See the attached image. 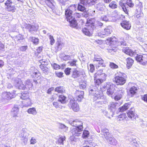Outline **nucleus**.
Listing matches in <instances>:
<instances>
[{
  "mask_svg": "<svg viewBox=\"0 0 147 147\" xmlns=\"http://www.w3.org/2000/svg\"><path fill=\"white\" fill-rule=\"evenodd\" d=\"M76 10V7L75 5H72L67 8L65 11V15L67 20L68 21L71 27L75 28L77 26L76 21L75 18L72 16L73 12Z\"/></svg>",
  "mask_w": 147,
  "mask_h": 147,
  "instance_id": "obj_1",
  "label": "nucleus"
},
{
  "mask_svg": "<svg viewBox=\"0 0 147 147\" xmlns=\"http://www.w3.org/2000/svg\"><path fill=\"white\" fill-rule=\"evenodd\" d=\"M86 26V27L82 29V32L86 35L90 36L95 28L94 24L92 22L91 20H89L87 21V23Z\"/></svg>",
  "mask_w": 147,
  "mask_h": 147,
  "instance_id": "obj_2",
  "label": "nucleus"
},
{
  "mask_svg": "<svg viewBox=\"0 0 147 147\" xmlns=\"http://www.w3.org/2000/svg\"><path fill=\"white\" fill-rule=\"evenodd\" d=\"M124 73H122L120 72H117L115 75V81L117 85H123L126 82V80L124 77L125 75Z\"/></svg>",
  "mask_w": 147,
  "mask_h": 147,
  "instance_id": "obj_3",
  "label": "nucleus"
},
{
  "mask_svg": "<svg viewBox=\"0 0 147 147\" xmlns=\"http://www.w3.org/2000/svg\"><path fill=\"white\" fill-rule=\"evenodd\" d=\"M89 91L90 94L97 98L100 97V92L98 89V88L96 86H90L89 88Z\"/></svg>",
  "mask_w": 147,
  "mask_h": 147,
  "instance_id": "obj_4",
  "label": "nucleus"
},
{
  "mask_svg": "<svg viewBox=\"0 0 147 147\" xmlns=\"http://www.w3.org/2000/svg\"><path fill=\"white\" fill-rule=\"evenodd\" d=\"M12 0H7L5 3V5L6 6V9L7 11L12 13L14 12L16 10L14 3L12 1Z\"/></svg>",
  "mask_w": 147,
  "mask_h": 147,
  "instance_id": "obj_5",
  "label": "nucleus"
},
{
  "mask_svg": "<svg viewBox=\"0 0 147 147\" xmlns=\"http://www.w3.org/2000/svg\"><path fill=\"white\" fill-rule=\"evenodd\" d=\"M85 73L83 70H78L77 68H74L71 71V77L74 78H78L81 76H83Z\"/></svg>",
  "mask_w": 147,
  "mask_h": 147,
  "instance_id": "obj_6",
  "label": "nucleus"
},
{
  "mask_svg": "<svg viewBox=\"0 0 147 147\" xmlns=\"http://www.w3.org/2000/svg\"><path fill=\"white\" fill-rule=\"evenodd\" d=\"M136 60L142 65H145L147 62V56L142 55H137L136 57Z\"/></svg>",
  "mask_w": 147,
  "mask_h": 147,
  "instance_id": "obj_7",
  "label": "nucleus"
},
{
  "mask_svg": "<svg viewBox=\"0 0 147 147\" xmlns=\"http://www.w3.org/2000/svg\"><path fill=\"white\" fill-rule=\"evenodd\" d=\"M69 106L70 108H71L74 111L77 112L79 110L78 104L74 100H70Z\"/></svg>",
  "mask_w": 147,
  "mask_h": 147,
  "instance_id": "obj_8",
  "label": "nucleus"
},
{
  "mask_svg": "<svg viewBox=\"0 0 147 147\" xmlns=\"http://www.w3.org/2000/svg\"><path fill=\"white\" fill-rule=\"evenodd\" d=\"M83 130V127H80V128L74 127L71 130V133L74 136H78L81 134Z\"/></svg>",
  "mask_w": 147,
  "mask_h": 147,
  "instance_id": "obj_9",
  "label": "nucleus"
},
{
  "mask_svg": "<svg viewBox=\"0 0 147 147\" xmlns=\"http://www.w3.org/2000/svg\"><path fill=\"white\" fill-rule=\"evenodd\" d=\"M84 92L82 91L76 90L75 93V100L78 102L81 101L83 98Z\"/></svg>",
  "mask_w": 147,
  "mask_h": 147,
  "instance_id": "obj_10",
  "label": "nucleus"
},
{
  "mask_svg": "<svg viewBox=\"0 0 147 147\" xmlns=\"http://www.w3.org/2000/svg\"><path fill=\"white\" fill-rule=\"evenodd\" d=\"M111 28L110 27H107L104 29V31H102L101 33H98V35L101 37H104L102 36H108L111 34Z\"/></svg>",
  "mask_w": 147,
  "mask_h": 147,
  "instance_id": "obj_11",
  "label": "nucleus"
},
{
  "mask_svg": "<svg viewBox=\"0 0 147 147\" xmlns=\"http://www.w3.org/2000/svg\"><path fill=\"white\" fill-rule=\"evenodd\" d=\"M14 84L16 86L20 89L24 90L26 88L25 85L23 84L20 79H16L15 81Z\"/></svg>",
  "mask_w": 147,
  "mask_h": 147,
  "instance_id": "obj_12",
  "label": "nucleus"
},
{
  "mask_svg": "<svg viewBox=\"0 0 147 147\" xmlns=\"http://www.w3.org/2000/svg\"><path fill=\"white\" fill-rule=\"evenodd\" d=\"M125 92V90L124 89L120 88L117 91V94L115 96L114 98L115 100H120L123 95Z\"/></svg>",
  "mask_w": 147,
  "mask_h": 147,
  "instance_id": "obj_13",
  "label": "nucleus"
},
{
  "mask_svg": "<svg viewBox=\"0 0 147 147\" xmlns=\"http://www.w3.org/2000/svg\"><path fill=\"white\" fill-rule=\"evenodd\" d=\"M117 104V103L111 102L108 105V108L111 110L110 113L111 114V116L112 117L113 116L114 112L115 111V109Z\"/></svg>",
  "mask_w": 147,
  "mask_h": 147,
  "instance_id": "obj_14",
  "label": "nucleus"
},
{
  "mask_svg": "<svg viewBox=\"0 0 147 147\" xmlns=\"http://www.w3.org/2000/svg\"><path fill=\"white\" fill-rule=\"evenodd\" d=\"M71 125L74 126L75 127L80 128V127H83V123L82 121L78 119H76L71 121L70 123Z\"/></svg>",
  "mask_w": 147,
  "mask_h": 147,
  "instance_id": "obj_15",
  "label": "nucleus"
},
{
  "mask_svg": "<svg viewBox=\"0 0 147 147\" xmlns=\"http://www.w3.org/2000/svg\"><path fill=\"white\" fill-rule=\"evenodd\" d=\"M94 62L98 66L102 65V66L105 67V65L103 64V60L101 58L95 57Z\"/></svg>",
  "mask_w": 147,
  "mask_h": 147,
  "instance_id": "obj_16",
  "label": "nucleus"
},
{
  "mask_svg": "<svg viewBox=\"0 0 147 147\" xmlns=\"http://www.w3.org/2000/svg\"><path fill=\"white\" fill-rule=\"evenodd\" d=\"M120 24L123 28L127 30L130 29L131 27V25L129 22L126 20L123 21Z\"/></svg>",
  "mask_w": 147,
  "mask_h": 147,
  "instance_id": "obj_17",
  "label": "nucleus"
},
{
  "mask_svg": "<svg viewBox=\"0 0 147 147\" xmlns=\"http://www.w3.org/2000/svg\"><path fill=\"white\" fill-rule=\"evenodd\" d=\"M102 135H103L104 138L107 140L109 137H111L109 135V130L106 128L103 129L102 130L101 133Z\"/></svg>",
  "mask_w": 147,
  "mask_h": 147,
  "instance_id": "obj_18",
  "label": "nucleus"
},
{
  "mask_svg": "<svg viewBox=\"0 0 147 147\" xmlns=\"http://www.w3.org/2000/svg\"><path fill=\"white\" fill-rule=\"evenodd\" d=\"M115 86L111 85L107 90V94L110 96H111L115 92Z\"/></svg>",
  "mask_w": 147,
  "mask_h": 147,
  "instance_id": "obj_19",
  "label": "nucleus"
},
{
  "mask_svg": "<svg viewBox=\"0 0 147 147\" xmlns=\"http://www.w3.org/2000/svg\"><path fill=\"white\" fill-rule=\"evenodd\" d=\"M137 89L135 86L131 87L128 92V95L131 97H132L136 93Z\"/></svg>",
  "mask_w": 147,
  "mask_h": 147,
  "instance_id": "obj_20",
  "label": "nucleus"
},
{
  "mask_svg": "<svg viewBox=\"0 0 147 147\" xmlns=\"http://www.w3.org/2000/svg\"><path fill=\"white\" fill-rule=\"evenodd\" d=\"M26 133H21L20 135V137L21 138V140L23 142L24 145L27 143L28 141V137L27 136Z\"/></svg>",
  "mask_w": 147,
  "mask_h": 147,
  "instance_id": "obj_21",
  "label": "nucleus"
},
{
  "mask_svg": "<svg viewBox=\"0 0 147 147\" xmlns=\"http://www.w3.org/2000/svg\"><path fill=\"white\" fill-rule=\"evenodd\" d=\"M123 51L126 54L133 56L136 55V53L132 51L131 50L128 48H125L123 49Z\"/></svg>",
  "mask_w": 147,
  "mask_h": 147,
  "instance_id": "obj_22",
  "label": "nucleus"
},
{
  "mask_svg": "<svg viewBox=\"0 0 147 147\" xmlns=\"http://www.w3.org/2000/svg\"><path fill=\"white\" fill-rule=\"evenodd\" d=\"M19 109L17 107H15L12 108L11 113L13 115V117L15 118L18 117V114Z\"/></svg>",
  "mask_w": 147,
  "mask_h": 147,
  "instance_id": "obj_23",
  "label": "nucleus"
},
{
  "mask_svg": "<svg viewBox=\"0 0 147 147\" xmlns=\"http://www.w3.org/2000/svg\"><path fill=\"white\" fill-rule=\"evenodd\" d=\"M126 61L127 67L128 69H129L133 64L134 61L130 58H128L126 59Z\"/></svg>",
  "mask_w": 147,
  "mask_h": 147,
  "instance_id": "obj_24",
  "label": "nucleus"
},
{
  "mask_svg": "<svg viewBox=\"0 0 147 147\" xmlns=\"http://www.w3.org/2000/svg\"><path fill=\"white\" fill-rule=\"evenodd\" d=\"M4 98L6 99L9 100L13 97L14 95L9 92H5L3 94Z\"/></svg>",
  "mask_w": 147,
  "mask_h": 147,
  "instance_id": "obj_25",
  "label": "nucleus"
},
{
  "mask_svg": "<svg viewBox=\"0 0 147 147\" xmlns=\"http://www.w3.org/2000/svg\"><path fill=\"white\" fill-rule=\"evenodd\" d=\"M105 7L103 3H99L96 5V9L97 11H103Z\"/></svg>",
  "mask_w": 147,
  "mask_h": 147,
  "instance_id": "obj_26",
  "label": "nucleus"
},
{
  "mask_svg": "<svg viewBox=\"0 0 147 147\" xmlns=\"http://www.w3.org/2000/svg\"><path fill=\"white\" fill-rule=\"evenodd\" d=\"M92 0H80V3L84 5H93Z\"/></svg>",
  "mask_w": 147,
  "mask_h": 147,
  "instance_id": "obj_27",
  "label": "nucleus"
},
{
  "mask_svg": "<svg viewBox=\"0 0 147 147\" xmlns=\"http://www.w3.org/2000/svg\"><path fill=\"white\" fill-rule=\"evenodd\" d=\"M111 85L110 83L107 82L104 84L100 87V89L102 91H104L105 90L107 89Z\"/></svg>",
  "mask_w": 147,
  "mask_h": 147,
  "instance_id": "obj_28",
  "label": "nucleus"
},
{
  "mask_svg": "<svg viewBox=\"0 0 147 147\" xmlns=\"http://www.w3.org/2000/svg\"><path fill=\"white\" fill-rule=\"evenodd\" d=\"M107 141L110 144L113 145H116L117 143V140L113 137H111L109 138Z\"/></svg>",
  "mask_w": 147,
  "mask_h": 147,
  "instance_id": "obj_29",
  "label": "nucleus"
},
{
  "mask_svg": "<svg viewBox=\"0 0 147 147\" xmlns=\"http://www.w3.org/2000/svg\"><path fill=\"white\" fill-rule=\"evenodd\" d=\"M26 28L28 29L29 32H31L33 31H36L38 28L34 26H32L30 24H28L26 26Z\"/></svg>",
  "mask_w": 147,
  "mask_h": 147,
  "instance_id": "obj_30",
  "label": "nucleus"
},
{
  "mask_svg": "<svg viewBox=\"0 0 147 147\" xmlns=\"http://www.w3.org/2000/svg\"><path fill=\"white\" fill-rule=\"evenodd\" d=\"M127 116L125 114L123 113L119 115L117 120L118 121H120L126 120Z\"/></svg>",
  "mask_w": 147,
  "mask_h": 147,
  "instance_id": "obj_31",
  "label": "nucleus"
},
{
  "mask_svg": "<svg viewBox=\"0 0 147 147\" xmlns=\"http://www.w3.org/2000/svg\"><path fill=\"white\" fill-rule=\"evenodd\" d=\"M119 4L122 7L124 11L126 13H128V11L126 7V4L123 3L122 1H121L119 2Z\"/></svg>",
  "mask_w": 147,
  "mask_h": 147,
  "instance_id": "obj_32",
  "label": "nucleus"
},
{
  "mask_svg": "<svg viewBox=\"0 0 147 147\" xmlns=\"http://www.w3.org/2000/svg\"><path fill=\"white\" fill-rule=\"evenodd\" d=\"M40 67L44 73L46 74L49 71V69L45 65L41 64L40 65Z\"/></svg>",
  "mask_w": 147,
  "mask_h": 147,
  "instance_id": "obj_33",
  "label": "nucleus"
},
{
  "mask_svg": "<svg viewBox=\"0 0 147 147\" xmlns=\"http://www.w3.org/2000/svg\"><path fill=\"white\" fill-rule=\"evenodd\" d=\"M136 3V6L137 7L136 10V11H141V9L143 7L142 3L138 1Z\"/></svg>",
  "mask_w": 147,
  "mask_h": 147,
  "instance_id": "obj_34",
  "label": "nucleus"
},
{
  "mask_svg": "<svg viewBox=\"0 0 147 147\" xmlns=\"http://www.w3.org/2000/svg\"><path fill=\"white\" fill-rule=\"evenodd\" d=\"M27 112L28 113L33 115H36L37 113L35 108L34 107L29 109L27 110Z\"/></svg>",
  "mask_w": 147,
  "mask_h": 147,
  "instance_id": "obj_35",
  "label": "nucleus"
},
{
  "mask_svg": "<svg viewBox=\"0 0 147 147\" xmlns=\"http://www.w3.org/2000/svg\"><path fill=\"white\" fill-rule=\"evenodd\" d=\"M20 98L22 99L25 100L28 99L29 98V93L27 92L22 93Z\"/></svg>",
  "mask_w": 147,
  "mask_h": 147,
  "instance_id": "obj_36",
  "label": "nucleus"
},
{
  "mask_svg": "<svg viewBox=\"0 0 147 147\" xmlns=\"http://www.w3.org/2000/svg\"><path fill=\"white\" fill-rule=\"evenodd\" d=\"M129 107V105L128 104H125L122 107H120L119 109L120 111L122 112L127 110Z\"/></svg>",
  "mask_w": 147,
  "mask_h": 147,
  "instance_id": "obj_37",
  "label": "nucleus"
},
{
  "mask_svg": "<svg viewBox=\"0 0 147 147\" xmlns=\"http://www.w3.org/2000/svg\"><path fill=\"white\" fill-rule=\"evenodd\" d=\"M128 117L133 120L136 118L134 112L132 111H130L127 113Z\"/></svg>",
  "mask_w": 147,
  "mask_h": 147,
  "instance_id": "obj_38",
  "label": "nucleus"
},
{
  "mask_svg": "<svg viewBox=\"0 0 147 147\" xmlns=\"http://www.w3.org/2000/svg\"><path fill=\"white\" fill-rule=\"evenodd\" d=\"M66 97L63 95H61L59 96L58 101L62 104H64L66 102Z\"/></svg>",
  "mask_w": 147,
  "mask_h": 147,
  "instance_id": "obj_39",
  "label": "nucleus"
},
{
  "mask_svg": "<svg viewBox=\"0 0 147 147\" xmlns=\"http://www.w3.org/2000/svg\"><path fill=\"white\" fill-rule=\"evenodd\" d=\"M25 84L26 88H31L32 86V83L30 80H28L26 81Z\"/></svg>",
  "mask_w": 147,
  "mask_h": 147,
  "instance_id": "obj_40",
  "label": "nucleus"
},
{
  "mask_svg": "<svg viewBox=\"0 0 147 147\" xmlns=\"http://www.w3.org/2000/svg\"><path fill=\"white\" fill-rule=\"evenodd\" d=\"M78 10L81 11L85 12L86 11V8L85 7L81 5L78 4Z\"/></svg>",
  "mask_w": 147,
  "mask_h": 147,
  "instance_id": "obj_41",
  "label": "nucleus"
},
{
  "mask_svg": "<svg viewBox=\"0 0 147 147\" xmlns=\"http://www.w3.org/2000/svg\"><path fill=\"white\" fill-rule=\"evenodd\" d=\"M56 92H57L58 93H62L65 90H64L63 87L61 86H59L56 87L55 89Z\"/></svg>",
  "mask_w": 147,
  "mask_h": 147,
  "instance_id": "obj_42",
  "label": "nucleus"
},
{
  "mask_svg": "<svg viewBox=\"0 0 147 147\" xmlns=\"http://www.w3.org/2000/svg\"><path fill=\"white\" fill-rule=\"evenodd\" d=\"M109 7L112 9H115L117 7L116 3L115 1H113L111 2L109 5Z\"/></svg>",
  "mask_w": 147,
  "mask_h": 147,
  "instance_id": "obj_43",
  "label": "nucleus"
},
{
  "mask_svg": "<svg viewBox=\"0 0 147 147\" xmlns=\"http://www.w3.org/2000/svg\"><path fill=\"white\" fill-rule=\"evenodd\" d=\"M77 60L76 59H74L72 61H71L68 62V63L69 65L71 66H76V63L77 62Z\"/></svg>",
  "mask_w": 147,
  "mask_h": 147,
  "instance_id": "obj_44",
  "label": "nucleus"
},
{
  "mask_svg": "<svg viewBox=\"0 0 147 147\" xmlns=\"http://www.w3.org/2000/svg\"><path fill=\"white\" fill-rule=\"evenodd\" d=\"M30 40H32L33 43L36 45L38 44V39L37 38L34 37H32L30 38Z\"/></svg>",
  "mask_w": 147,
  "mask_h": 147,
  "instance_id": "obj_45",
  "label": "nucleus"
},
{
  "mask_svg": "<svg viewBox=\"0 0 147 147\" xmlns=\"http://www.w3.org/2000/svg\"><path fill=\"white\" fill-rule=\"evenodd\" d=\"M65 140V136H59V138L58 139V142L60 144L63 145V141Z\"/></svg>",
  "mask_w": 147,
  "mask_h": 147,
  "instance_id": "obj_46",
  "label": "nucleus"
},
{
  "mask_svg": "<svg viewBox=\"0 0 147 147\" xmlns=\"http://www.w3.org/2000/svg\"><path fill=\"white\" fill-rule=\"evenodd\" d=\"M26 102H25V104L24 106L26 107L31 106L32 105V102L31 100L29 98L26 100Z\"/></svg>",
  "mask_w": 147,
  "mask_h": 147,
  "instance_id": "obj_47",
  "label": "nucleus"
},
{
  "mask_svg": "<svg viewBox=\"0 0 147 147\" xmlns=\"http://www.w3.org/2000/svg\"><path fill=\"white\" fill-rule=\"evenodd\" d=\"M107 75L105 73H102L100 75V79H101L102 82L105 81L106 80Z\"/></svg>",
  "mask_w": 147,
  "mask_h": 147,
  "instance_id": "obj_48",
  "label": "nucleus"
},
{
  "mask_svg": "<svg viewBox=\"0 0 147 147\" xmlns=\"http://www.w3.org/2000/svg\"><path fill=\"white\" fill-rule=\"evenodd\" d=\"M127 5L130 7H133L134 6V4L131 0H127L126 3Z\"/></svg>",
  "mask_w": 147,
  "mask_h": 147,
  "instance_id": "obj_49",
  "label": "nucleus"
},
{
  "mask_svg": "<svg viewBox=\"0 0 147 147\" xmlns=\"http://www.w3.org/2000/svg\"><path fill=\"white\" fill-rule=\"evenodd\" d=\"M46 3L49 6L54 5L53 0H47L46 1Z\"/></svg>",
  "mask_w": 147,
  "mask_h": 147,
  "instance_id": "obj_50",
  "label": "nucleus"
},
{
  "mask_svg": "<svg viewBox=\"0 0 147 147\" xmlns=\"http://www.w3.org/2000/svg\"><path fill=\"white\" fill-rule=\"evenodd\" d=\"M51 65L55 69L57 70L60 69V66L59 65L55 63H54L53 64H51Z\"/></svg>",
  "mask_w": 147,
  "mask_h": 147,
  "instance_id": "obj_51",
  "label": "nucleus"
},
{
  "mask_svg": "<svg viewBox=\"0 0 147 147\" xmlns=\"http://www.w3.org/2000/svg\"><path fill=\"white\" fill-rule=\"evenodd\" d=\"M109 66L113 69L117 68L118 67V66L116 64L112 62H110Z\"/></svg>",
  "mask_w": 147,
  "mask_h": 147,
  "instance_id": "obj_52",
  "label": "nucleus"
},
{
  "mask_svg": "<svg viewBox=\"0 0 147 147\" xmlns=\"http://www.w3.org/2000/svg\"><path fill=\"white\" fill-rule=\"evenodd\" d=\"M89 135V132L87 131L84 130V131L82 136L85 138H86L88 137Z\"/></svg>",
  "mask_w": 147,
  "mask_h": 147,
  "instance_id": "obj_53",
  "label": "nucleus"
},
{
  "mask_svg": "<svg viewBox=\"0 0 147 147\" xmlns=\"http://www.w3.org/2000/svg\"><path fill=\"white\" fill-rule=\"evenodd\" d=\"M103 82L100 79H97L94 81V83L96 85H98Z\"/></svg>",
  "mask_w": 147,
  "mask_h": 147,
  "instance_id": "obj_54",
  "label": "nucleus"
},
{
  "mask_svg": "<svg viewBox=\"0 0 147 147\" xmlns=\"http://www.w3.org/2000/svg\"><path fill=\"white\" fill-rule=\"evenodd\" d=\"M49 37L50 40V44L51 45H52L55 43V40L53 38V36L51 35H49Z\"/></svg>",
  "mask_w": 147,
  "mask_h": 147,
  "instance_id": "obj_55",
  "label": "nucleus"
},
{
  "mask_svg": "<svg viewBox=\"0 0 147 147\" xmlns=\"http://www.w3.org/2000/svg\"><path fill=\"white\" fill-rule=\"evenodd\" d=\"M88 69L90 72L92 73L94 71V67L93 64H90V69L89 68Z\"/></svg>",
  "mask_w": 147,
  "mask_h": 147,
  "instance_id": "obj_56",
  "label": "nucleus"
},
{
  "mask_svg": "<svg viewBox=\"0 0 147 147\" xmlns=\"http://www.w3.org/2000/svg\"><path fill=\"white\" fill-rule=\"evenodd\" d=\"M37 142V140L34 137H32L30 140V143L31 144H34Z\"/></svg>",
  "mask_w": 147,
  "mask_h": 147,
  "instance_id": "obj_57",
  "label": "nucleus"
},
{
  "mask_svg": "<svg viewBox=\"0 0 147 147\" xmlns=\"http://www.w3.org/2000/svg\"><path fill=\"white\" fill-rule=\"evenodd\" d=\"M71 68H67L65 70V73L67 75H69L70 73Z\"/></svg>",
  "mask_w": 147,
  "mask_h": 147,
  "instance_id": "obj_58",
  "label": "nucleus"
},
{
  "mask_svg": "<svg viewBox=\"0 0 147 147\" xmlns=\"http://www.w3.org/2000/svg\"><path fill=\"white\" fill-rule=\"evenodd\" d=\"M63 45L64 44L61 41L57 42V47L59 49H61Z\"/></svg>",
  "mask_w": 147,
  "mask_h": 147,
  "instance_id": "obj_59",
  "label": "nucleus"
},
{
  "mask_svg": "<svg viewBox=\"0 0 147 147\" xmlns=\"http://www.w3.org/2000/svg\"><path fill=\"white\" fill-rule=\"evenodd\" d=\"M102 112H103V114L104 115L106 116H107V117H110V115L111 116V115H110V113H111L110 112L109 114L108 113V112L106 110H103L102 111Z\"/></svg>",
  "mask_w": 147,
  "mask_h": 147,
  "instance_id": "obj_60",
  "label": "nucleus"
},
{
  "mask_svg": "<svg viewBox=\"0 0 147 147\" xmlns=\"http://www.w3.org/2000/svg\"><path fill=\"white\" fill-rule=\"evenodd\" d=\"M56 74L57 77L59 78H61L63 77V73L61 72H56Z\"/></svg>",
  "mask_w": 147,
  "mask_h": 147,
  "instance_id": "obj_61",
  "label": "nucleus"
},
{
  "mask_svg": "<svg viewBox=\"0 0 147 147\" xmlns=\"http://www.w3.org/2000/svg\"><path fill=\"white\" fill-rule=\"evenodd\" d=\"M27 49V46H22L20 48V50L22 51H25Z\"/></svg>",
  "mask_w": 147,
  "mask_h": 147,
  "instance_id": "obj_62",
  "label": "nucleus"
},
{
  "mask_svg": "<svg viewBox=\"0 0 147 147\" xmlns=\"http://www.w3.org/2000/svg\"><path fill=\"white\" fill-rule=\"evenodd\" d=\"M86 87V84L84 83H82L80 84V88L81 89H84Z\"/></svg>",
  "mask_w": 147,
  "mask_h": 147,
  "instance_id": "obj_63",
  "label": "nucleus"
},
{
  "mask_svg": "<svg viewBox=\"0 0 147 147\" xmlns=\"http://www.w3.org/2000/svg\"><path fill=\"white\" fill-rule=\"evenodd\" d=\"M131 144L133 146H137V142L135 140H131L130 141Z\"/></svg>",
  "mask_w": 147,
  "mask_h": 147,
  "instance_id": "obj_64",
  "label": "nucleus"
}]
</instances>
